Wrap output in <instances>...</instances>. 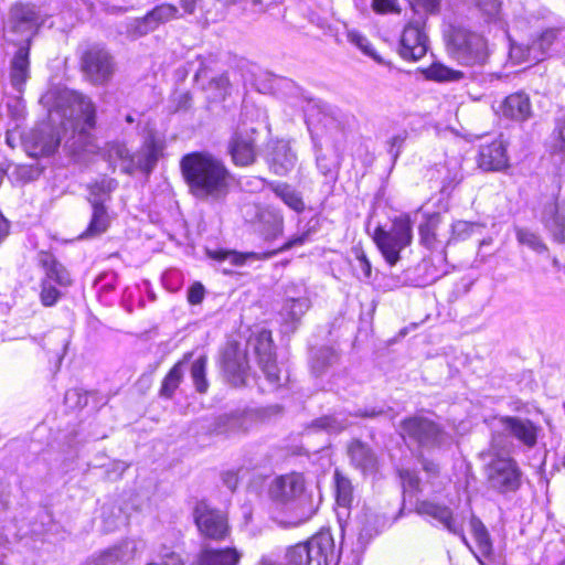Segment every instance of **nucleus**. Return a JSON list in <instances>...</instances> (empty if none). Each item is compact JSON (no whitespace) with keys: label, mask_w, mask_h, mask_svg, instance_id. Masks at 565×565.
Returning a JSON list of instances; mask_svg holds the SVG:
<instances>
[{"label":"nucleus","mask_w":565,"mask_h":565,"mask_svg":"<svg viewBox=\"0 0 565 565\" xmlns=\"http://www.w3.org/2000/svg\"><path fill=\"white\" fill-rule=\"evenodd\" d=\"M542 222L553 234L555 241L565 242V212L559 211L555 202H547L542 212Z\"/></svg>","instance_id":"nucleus-28"},{"label":"nucleus","mask_w":565,"mask_h":565,"mask_svg":"<svg viewBox=\"0 0 565 565\" xmlns=\"http://www.w3.org/2000/svg\"><path fill=\"white\" fill-rule=\"evenodd\" d=\"M428 51V36L422 18L408 22L401 35L399 55L406 61H418Z\"/></svg>","instance_id":"nucleus-14"},{"label":"nucleus","mask_w":565,"mask_h":565,"mask_svg":"<svg viewBox=\"0 0 565 565\" xmlns=\"http://www.w3.org/2000/svg\"><path fill=\"white\" fill-rule=\"evenodd\" d=\"M162 150V143L153 136H149L135 153L121 142H110L107 145V157L111 164H117L126 174H132L137 170L149 174L154 169Z\"/></svg>","instance_id":"nucleus-6"},{"label":"nucleus","mask_w":565,"mask_h":565,"mask_svg":"<svg viewBox=\"0 0 565 565\" xmlns=\"http://www.w3.org/2000/svg\"><path fill=\"white\" fill-rule=\"evenodd\" d=\"M500 110L505 118L524 121L532 115L530 97L522 92L511 94L503 100Z\"/></svg>","instance_id":"nucleus-27"},{"label":"nucleus","mask_w":565,"mask_h":565,"mask_svg":"<svg viewBox=\"0 0 565 565\" xmlns=\"http://www.w3.org/2000/svg\"><path fill=\"white\" fill-rule=\"evenodd\" d=\"M308 128L316 150L317 168L328 182H334L338 175L337 166L332 159L320 153L321 142L318 137L317 128H312L310 122L308 124Z\"/></svg>","instance_id":"nucleus-33"},{"label":"nucleus","mask_w":565,"mask_h":565,"mask_svg":"<svg viewBox=\"0 0 565 565\" xmlns=\"http://www.w3.org/2000/svg\"><path fill=\"white\" fill-rule=\"evenodd\" d=\"M479 167L486 171H500L508 167L507 146L502 139L481 145L478 157Z\"/></svg>","instance_id":"nucleus-22"},{"label":"nucleus","mask_w":565,"mask_h":565,"mask_svg":"<svg viewBox=\"0 0 565 565\" xmlns=\"http://www.w3.org/2000/svg\"><path fill=\"white\" fill-rule=\"evenodd\" d=\"M416 512L428 520L435 521L450 533L460 535L462 542L468 545L467 539L462 534V527L454 518L452 510L449 507L431 500H422L416 504Z\"/></svg>","instance_id":"nucleus-17"},{"label":"nucleus","mask_w":565,"mask_h":565,"mask_svg":"<svg viewBox=\"0 0 565 565\" xmlns=\"http://www.w3.org/2000/svg\"><path fill=\"white\" fill-rule=\"evenodd\" d=\"M41 287V302L46 307L55 305L61 297V292L49 280H42Z\"/></svg>","instance_id":"nucleus-53"},{"label":"nucleus","mask_w":565,"mask_h":565,"mask_svg":"<svg viewBox=\"0 0 565 565\" xmlns=\"http://www.w3.org/2000/svg\"><path fill=\"white\" fill-rule=\"evenodd\" d=\"M310 302L306 297H288L280 311L282 327L285 332L294 331L301 317L309 309Z\"/></svg>","instance_id":"nucleus-26"},{"label":"nucleus","mask_w":565,"mask_h":565,"mask_svg":"<svg viewBox=\"0 0 565 565\" xmlns=\"http://www.w3.org/2000/svg\"><path fill=\"white\" fill-rule=\"evenodd\" d=\"M204 287L202 284L200 282H195L193 284L190 288H189V291H188V300L190 303L192 305H198L200 302H202L203 298H204Z\"/></svg>","instance_id":"nucleus-58"},{"label":"nucleus","mask_w":565,"mask_h":565,"mask_svg":"<svg viewBox=\"0 0 565 565\" xmlns=\"http://www.w3.org/2000/svg\"><path fill=\"white\" fill-rule=\"evenodd\" d=\"M254 110L256 113L257 120H259L262 124H264L265 129L267 132H270L269 125L267 122L268 116L267 111L265 109H262L259 107L254 106Z\"/></svg>","instance_id":"nucleus-63"},{"label":"nucleus","mask_w":565,"mask_h":565,"mask_svg":"<svg viewBox=\"0 0 565 565\" xmlns=\"http://www.w3.org/2000/svg\"><path fill=\"white\" fill-rule=\"evenodd\" d=\"M337 503L341 507H349L352 501L353 488L351 481L339 471L334 473Z\"/></svg>","instance_id":"nucleus-43"},{"label":"nucleus","mask_w":565,"mask_h":565,"mask_svg":"<svg viewBox=\"0 0 565 565\" xmlns=\"http://www.w3.org/2000/svg\"><path fill=\"white\" fill-rule=\"evenodd\" d=\"M372 9L379 14L399 13L398 0H372Z\"/></svg>","instance_id":"nucleus-56"},{"label":"nucleus","mask_w":565,"mask_h":565,"mask_svg":"<svg viewBox=\"0 0 565 565\" xmlns=\"http://www.w3.org/2000/svg\"><path fill=\"white\" fill-rule=\"evenodd\" d=\"M351 465L364 476H374L379 471V458L374 450L360 440L352 441L348 447Z\"/></svg>","instance_id":"nucleus-21"},{"label":"nucleus","mask_w":565,"mask_h":565,"mask_svg":"<svg viewBox=\"0 0 565 565\" xmlns=\"http://www.w3.org/2000/svg\"><path fill=\"white\" fill-rule=\"evenodd\" d=\"M348 40L352 44L356 45L364 54L373 57L376 61H380V58L376 55L370 41L359 31H355V30L348 31Z\"/></svg>","instance_id":"nucleus-49"},{"label":"nucleus","mask_w":565,"mask_h":565,"mask_svg":"<svg viewBox=\"0 0 565 565\" xmlns=\"http://www.w3.org/2000/svg\"><path fill=\"white\" fill-rule=\"evenodd\" d=\"M270 499L290 513L284 523L298 526L309 521L317 512L321 497L315 498L302 473L290 472L273 480L269 487Z\"/></svg>","instance_id":"nucleus-3"},{"label":"nucleus","mask_w":565,"mask_h":565,"mask_svg":"<svg viewBox=\"0 0 565 565\" xmlns=\"http://www.w3.org/2000/svg\"><path fill=\"white\" fill-rule=\"evenodd\" d=\"M81 65L85 76L94 84H105L114 73L113 57L99 45H94L83 53Z\"/></svg>","instance_id":"nucleus-15"},{"label":"nucleus","mask_w":565,"mask_h":565,"mask_svg":"<svg viewBox=\"0 0 565 565\" xmlns=\"http://www.w3.org/2000/svg\"><path fill=\"white\" fill-rule=\"evenodd\" d=\"M351 256H352L351 265H352L355 276L360 280L369 279L371 277L372 267H371V263L367 259L363 248L360 246H353L351 248Z\"/></svg>","instance_id":"nucleus-42"},{"label":"nucleus","mask_w":565,"mask_h":565,"mask_svg":"<svg viewBox=\"0 0 565 565\" xmlns=\"http://www.w3.org/2000/svg\"><path fill=\"white\" fill-rule=\"evenodd\" d=\"M278 78L258 65L249 64V83L255 87L256 92L260 94L273 93Z\"/></svg>","instance_id":"nucleus-38"},{"label":"nucleus","mask_w":565,"mask_h":565,"mask_svg":"<svg viewBox=\"0 0 565 565\" xmlns=\"http://www.w3.org/2000/svg\"><path fill=\"white\" fill-rule=\"evenodd\" d=\"M177 13V7L169 3L159 4L149 11L145 17L135 19L128 25V32L134 36H143L157 30L160 24L167 23L174 19Z\"/></svg>","instance_id":"nucleus-19"},{"label":"nucleus","mask_w":565,"mask_h":565,"mask_svg":"<svg viewBox=\"0 0 565 565\" xmlns=\"http://www.w3.org/2000/svg\"><path fill=\"white\" fill-rule=\"evenodd\" d=\"M30 40L20 46L10 62V82L14 89L22 92L30 77Z\"/></svg>","instance_id":"nucleus-24"},{"label":"nucleus","mask_w":565,"mask_h":565,"mask_svg":"<svg viewBox=\"0 0 565 565\" xmlns=\"http://www.w3.org/2000/svg\"><path fill=\"white\" fill-rule=\"evenodd\" d=\"M10 231L9 221L0 213V241L3 239Z\"/></svg>","instance_id":"nucleus-64"},{"label":"nucleus","mask_w":565,"mask_h":565,"mask_svg":"<svg viewBox=\"0 0 565 565\" xmlns=\"http://www.w3.org/2000/svg\"><path fill=\"white\" fill-rule=\"evenodd\" d=\"M164 557H166V559H163L160 563H150L148 565H184L180 555H178L175 553L167 554Z\"/></svg>","instance_id":"nucleus-62"},{"label":"nucleus","mask_w":565,"mask_h":565,"mask_svg":"<svg viewBox=\"0 0 565 565\" xmlns=\"http://www.w3.org/2000/svg\"><path fill=\"white\" fill-rule=\"evenodd\" d=\"M42 24L41 17L35 6L30 3H17L10 10L9 26L15 32L25 35L28 40L36 33Z\"/></svg>","instance_id":"nucleus-18"},{"label":"nucleus","mask_w":565,"mask_h":565,"mask_svg":"<svg viewBox=\"0 0 565 565\" xmlns=\"http://www.w3.org/2000/svg\"><path fill=\"white\" fill-rule=\"evenodd\" d=\"M191 355V353L185 354L183 359L175 363L169 373L164 376L160 388V395L162 397L171 398L173 396L183 379L184 366L186 365Z\"/></svg>","instance_id":"nucleus-35"},{"label":"nucleus","mask_w":565,"mask_h":565,"mask_svg":"<svg viewBox=\"0 0 565 565\" xmlns=\"http://www.w3.org/2000/svg\"><path fill=\"white\" fill-rule=\"evenodd\" d=\"M481 457L487 461L483 470L490 489L504 494L515 492L520 488L522 472L509 454H492L489 444V448L481 452Z\"/></svg>","instance_id":"nucleus-8"},{"label":"nucleus","mask_w":565,"mask_h":565,"mask_svg":"<svg viewBox=\"0 0 565 565\" xmlns=\"http://www.w3.org/2000/svg\"><path fill=\"white\" fill-rule=\"evenodd\" d=\"M482 225L479 223H471L467 221H456L451 225V241H466L476 233H480Z\"/></svg>","instance_id":"nucleus-44"},{"label":"nucleus","mask_w":565,"mask_h":565,"mask_svg":"<svg viewBox=\"0 0 565 565\" xmlns=\"http://www.w3.org/2000/svg\"><path fill=\"white\" fill-rule=\"evenodd\" d=\"M399 434L404 439L427 449L440 448L450 440V436L437 423L422 415L405 418L399 425Z\"/></svg>","instance_id":"nucleus-11"},{"label":"nucleus","mask_w":565,"mask_h":565,"mask_svg":"<svg viewBox=\"0 0 565 565\" xmlns=\"http://www.w3.org/2000/svg\"><path fill=\"white\" fill-rule=\"evenodd\" d=\"M510 57L518 64L523 63V62H534L527 53V47L524 51L521 45H514V44L511 45Z\"/></svg>","instance_id":"nucleus-57"},{"label":"nucleus","mask_w":565,"mask_h":565,"mask_svg":"<svg viewBox=\"0 0 565 565\" xmlns=\"http://www.w3.org/2000/svg\"><path fill=\"white\" fill-rule=\"evenodd\" d=\"M459 181L458 171L448 172V174L443 178L441 180V188L440 190L443 192H446L449 188L452 186L454 183Z\"/></svg>","instance_id":"nucleus-61"},{"label":"nucleus","mask_w":565,"mask_h":565,"mask_svg":"<svg viewBox=\"0 0 565 565\" xmlns=\"http://www.w3.org/2000/svg\"><path fill=\"white\" fill-rule=\"evenodd\" d=\"M338 360L337 353L331 348H321L313 356L312 371L320 375L328 365H332Z\"/></svg>","instance_id":"nucleus-45"},{"label":"nucleus","mask_w":565,"mask_h":565,"mask_svg":"<svg viewBox=\"0 0 565 565\" xmlns=\"http://www.w3.org/2000/svg\"><path fill=\"white\" fill-rule=\"evenodd\" d=\"M43 99L50 107V119L61 121L62 135L44 126L31 134L33 156H50L61 141L72 151L85 150L90 145V130L95 127L96 109L92 100L84 95L65 88L50 89Z\"/></svg>","instance_id":"nucleus-1"},{"label":"nucleus","mask_w":565,"mask_h":565,"mask_svg":"<svg viewBox=\"0 0 565 565\" xmlns=\"http://www.w3.org/2000/svg\"><path fill=\"white\" fill-rule=\"evenodd\" d=\"M484 21L488 23L500 20L501 4L498 0H475Z\"/></svg>","instance_id":"nucleus-47"},{"label":"nucleus","mask_w":565,"mask_h":565,"mask_svg":"<svg viewBox=\"0 0 565 565\" xmlns=\"http://www.w3.org/2000/svg\"><path fill=\"white\" fill-rule=\"evenodd\" d=\"M195 524L201 534L207 539L222 540L228 532L226 516L204 502L196 504L194 509Z\"/></svg>","instance_id":"nucleus-16"},{"label":"nucleus","mask_w":565,"mask_h":565,"mask_svg":"<svg viewBox=\"0 0 565 565\" xmlns=\"http://www.w3.org/2000/svg\"><path fill=\"white\" fill-rule=\"evenodd\" d=\"M142 547L141 542L136 540H124L119 544L103 551L93 558L88 565H116L134 559Z\"/></svg>","instance_id":"nucleus-20"},{"label":"nucleus","mask_w":565,"mask_h":565,"mask_svg":"<svg viewBox=\"0 0 565 565\" xmlns=\"http://www.w3.org/2000/svg\"><path fill=\"white\" fill-rule=\"evenodd\" d=\"M399 477L404 492H416L419 489V478L415 471L401 470Z\"/></svg>","instance_id":"nucleus-54"},{"label":"nucleus","mask_w":565,"mask_h":565,"mask_svg":"<svg viewBox=\"0 0 565 565\" xmlns=\"http://www.w3.org/2000/svg\"><path fill=\"white\" fill-rule=\"evenodd\" d=\"M238 558V554L233 548H204L200 553L199 565H236Z\"/></svg>","instance_id":"nucleus-34"},{"label":"nucleus","mask_w":565,"mask_h":565,"mask_svg":"<svg viewBox=\"0 0 565 565\" xmlns=\"http://www.w3.org/2000/svg\"><path fill=\"white\" fill-rule=\"evenodd\" d=\"M93 214L92 220L86 228L79 236V238H93L99 236L109 226V216L102 200L90 199Z\"/></svg>","instance_id":"nucleus-30"},{"label":"nucleus","mask_w":565,"mask_h":565,"mask_svg":"<svg viewBox=\"0 0 565 565\" xmlns=\"http://www.w3.org/2000/svg\"><path fill=\"white\" fill-rule=\"evenodd\" d=\"M211 258L217 259L221 263H228L232 267L243 266L246 260V256L244 254H238L233 250H214L209 252Z\"/></svg>","instance_id":"nucleus-50"},{"label":"nucleus","mask_w":565,"mask_h":565,"mask_svg":"<svg viewBox=\"0 0 565 565\" xmlns=\"http://www.w3.org/2000/svg\"><path fill=\"white\" fill-rule=\"evenodd\" d=\"M428 79L439 83H452L461 81L465 75L461 71H457L446 66L443 63H433L425 72Z\"/></svg>","instance_id":"nucleus-40"},{"label":"nucleus","mask_w":565,"mask_h":565,"mask_svg":"<svg viewBox=\"0 0 565 565\" xmlns=\"http://www.w3.org/2000/svg\"><path fill=\"white\" fill-rule=\"evenodd\" d=\"M555 137V149L565 153V110L556 119V126L554 129Z\"/></svg>","instance_id":"nucleus-55"},{"label":"nucleus","mask_w":565,"mask_h":565,"mask_svg":"<svg viewBox=\"0 0 565 565\" xmlns=\"http://www.w3.org/2000/svg\"><path fill=\"white\" fill-rule=\"evenodd\" d=\"M246 353L239 351L236 342H228L223 352V367L228 381L235 386L245 384L246 373L243 364Z\"/></svg>","instance_id":"nucleus-23"},{"label":"nucleus","mask_w":565,"mask_h":565,"mask_svg":"<svg viewBox=\"0 0 565 565\" xmlns=\"http://www.w3.org/2000/svg\"><path fill=\"white\" fill-rule=\"evenodd\" d=\"M117 186V182L114 179H103L100 182H96L90 186L92 199L102 200L104 204L105 198Z\"/></svg>","instance_id":"nucleus-51"},{"label":"nucleus","mask_w":565,"mask_h":565,"mask_svg":"<svg viewBox=\"0 0 565 565\" xmlns=\"http://www.w3.org/2000/svg\"><path fill=\"white\" fill-rule=\"evenodd\" d=\"M264 159L269 171L278 177L288 175L298 161L291 140L285 138L269 139L264 149Z\"/></svg>","instance_id":"nucleus-13"},{"label":"nucleus","mask_w":565,"mask_h":565,"mask_svg":"<svg viewBox=\"0 0 565 565\" xmlns=\"http://www.w3.org/2000/svg\"><path fill=\"white\" fill-rule=\"evenodd\" d=\"M351 425L349 416L339 412L332 415L322 416L312 422L311 428L317 430H324L328 434H339Z\"/></svg>","instance_id":"nucleus-36"},{"label":"nucleus","mask_w":565,"mask_h":565,"mask_svg":"<svg viewBox=\"0 0 565 565\" xmlns=\"http://www.w3.org/2000/svg\"><path fill=\"white\" fill-rule=\"evenodd\" d=\"M289 565H338L340 553L329 530H322L307 542L290 547L287 552Z\"/></svg>","instance_id":"nucleus-7"},{"label":"nucleus","mask_w":565,"mask_h":565,"mask_svg":"<svg viewBox=\"0 0 565 565\" xmlns=\"http://www.w3.org/2000/svg\"><path fill=\"white\" fill-rule=\"evenodd\" d=\"M254 239L263 241L268 244V248L264 252H249V262L262 257L268 258L279 252L288 250L295 246H301L307 243L313 234L319 230V220L311 217L303 223L298 221V232L279 247H271L275 239L284 233V216L281 212L275 207H257L255 218L250 223Z\"/></svg>","instance_id":"nucleus-2"},{"label":"nucleus","mask_w":565,"mask_h":565,"mask_svg":"<svg viewBox=\"0 0 565 565\" xmlns=\"http://www.w3.org/2000/svg\"><path fill=\"white\" fill-rule=\"evenodd\" d=\"M559 33L561 32L557 30L550 29L535 38L531 44L527 45L530 57L535 62L544 60V57L550 54L553 45L556 44Z\"/></svg>","instance_id":"nucleus-32"},{"label":"nucleus","mask_w":565,"mask_h":565,"mask_svg":"<svg viewBox=\"0 0 565 565\" xmlns=\"http://www.w3.org/2000/svg\"><path fill=\"white\" fill-rule=\"evenodd\" d=\"M407 138V130L399 129L387 139L386 149L387 153L391 156L393 163L398 159Z\"/></svg>","instance_id":"nucleus-46"},{"label":"nucleus","mask_w":565,"mask_h":565,"mask_svg":"<svg viewBox=\"0 0 565 565\" xmlns=\"http://www.w3.org/2000/svg\"><path fill=\"white\" fill-rule=\"evenodd\" d=\"M516 238L521 244L529 246L531 249L537 253L547 250V247L542 242L540 236L526 228H519L516 231Z\"/></svg>","instance_id":"nucleus-48"},{"label":"nucleus","mask_w":565,"mask_h":565,"mask_svg":"<svg viewBox=\"0 0 565 565\" xmlns=\"http://www.w3.org/2000/svg\"><path fill=\"white\" fill-rule=\"evenodd\" d=\"M411 6L418 18L423 19V15L438 12L440 0H412Z\"/></svg>","instance_id":"nucleus-52"},{"label":"nucleus","mask_w":565,"mask_h":565,"mask_svg":"<svg viewBox=\"0 0 565 565\" xmlns=\"http://www.w3.org/2000/svg\"><path fill=\"white\" fill-rule=\"evenodd\" d=\"M490 429L491 452L510 454L516 440L531 449L537 443L540 427L529 418L519 416H494L486 420Z\"/></svg>","instance_id":"nucleus-5"},{"label":"nucleus","mask_w":565,"mask_h":565,"mask_svg":"<svg viewBox=\"0 0 565 565\" xmlns=\"http://www.w3.org/2000/svg\"><path fill=\"white\" fill-rule=\"evenodd\" d=\"M39 262L45 270V278L43 280L54 281L61 287H67L72 284L70 273L52 254L40 253Z\"/></svg>","instance_id":"nucleus-29"},{"label":"nucleus","mask_w":565,"mask_h":565,"mask_svg":"<svg viewBox=\"0 0 565 565\" xmlns=\"http://www.w3.org/2000/svg\"><path fill=\"white\" fill-rule=\"evenodd\" d=\"M224 484L232 491H234L238 484V476L235 471H226L223 473Z\"/></svg>","instance_id":"nucleus-60"},{"label":"nucleus","mask_w":565,"mask_h":565,"mask_svg":"<svg viewBox=\"0 0 565 565\" xmlns=\"http://www.w3.org/2000/svg\"><path fill=\"white\" fill-rule=\"evenodd\" d=\"M228 85L230 81L226 75H221L218 77L212 78L210 82L211 88L218 90V95L222 97L226 94Z\"/></svg>","instance_id":"nucleus-59"},{"label":"nucleus","mask_w":565,"mask_h":565,"mask_svg":"<svg viewBox=\"0 0 565 565\" xmlns=\"http://www.w3.org/2000/svg\"><path fill=\"white\" fill-rule=\"evenodd\" d=\"M206 356L201 355L195 359L190 367V374L193 385L198 393L204 394L209 390V381L206 379Z\"/></svg>","instance_id":"nucleus-41"},{"label":"nucleus","mask_w":565,"mask_h":565,"mask_svg":"<svg viewBox=\"0 0 565 565\" xmlns=\"http://www.w3.org/2000/svg\"><path fill=\"white\" fill-rule=\"evenodd\" d=\"M470 526L476 543V550L471 548V551L477 559L481 562V558H488L491 556L492 542L487 527L479 519L472 518Z\"/></svg>","instance_id":"nucleus-31"},{"label":"nucleus","mask_w":565,"mask_h":565,"mask_svg":"<svg viewBox=\"0 0 565 565\" xmlns=\"http://www.w3.org/2000/svg\"><path fill=\"white\" fill-rule=\"evenodd\" d=\"M373 239L390 266L399 260L401 252L411 245L413 239V224L408 215H401L392 221L388 228L377 226Z\"/></svg>","instance_id":"nucleus-9"},{"label":"nucleus","mask_w":565,"mask_h":565,"mask_svg":"<svg viewBox=\"0 0 565 565\" xmlns=\"http://www.w3.org/2000/svg\"><path fill=\"white\" fill-rule=\"evenodd\" d=\"M190 192L198 199H217L227 189L228 172L221 160L207 152H192L181 160Z\"/></svg>","instance_id":"nucleus-4"},{"label":"nucleus","mask_w":565,"mask_h":565,"mask_svg":"<svg viewBox=\"0 0 565 565\" xmlns=\"http://www.w3.org/2000/svg\"><path fill=\"white\" fill-rule=\"evenodd\" d=\"M447 50L452 58L466 66L482 65L489 56L487 40L465 28H452Z\"/></svg>","instance_id":"nucleus-10"},{"label":"nucleus","mask_w":565,"mask_h":565,"mask_svg":"<svg viewBox=\"0 0 565 565\" xmlns=\"http://www.w3.org/2000/svg\"><path fill=\"white\" fill-rule=\"evenodd\" d=\"M228 153L236 166L247 164V135L245 130H236L228 142Z\"/></svg>","instance_id":"nucleus-39"},{"label":"nucleus","mask_w":565,"mask_h":565,"mask_svg":"<svg viewBox=\"0 0 565 565\" xmlns=\"http://www.w3.org/2000/svg\"><path fill=\"white\" fill-rule=\"evenodd\" d=\"M255 182L266 183L275 195L292 211L301 213L305 210L302 195L292 185L286 182H266L264 179L254 178L249 180V188H256Z\"/></svg>","instance_id":"nucleus-25"},{"label":"nucleus","mask_w":565,"mask_h":565,"mask_svg":"<svg viewBox=\"0 0 565 565\" xmlns=\"http://www.w3.org/2000/svg\"><path fill=\"white\" fill-rule=\"evenodd\" d=\"M440 222V213H433L426 215L425 222L419 225L420 243L428 249H436L438 246L437 228Z\"/></svg>","instance_id":"nucleus-37"},{"label":"nucleus","mask_w":565,"mask_h":565,"mask_svg":"<svg viewBox=\"0 0 565 565\" xmlns=\"http://www.w3.org/2000/svg\"><path fill=\"white\" fill-rule=\"evenodd\" d=\"M254 352L266 380L273 385L280 384V371L276 363L275 345L271 331L265 327H255L253 330Z\"/></svg>","instance_id":"nucleus-12"}]
</instances>
